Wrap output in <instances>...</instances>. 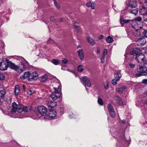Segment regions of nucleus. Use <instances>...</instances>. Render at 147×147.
<instances>
[{
	"label": "nucleus",
	"mask_w": 147,
	"mask_h": 147,
	"mask_svg": "<svg viewBox=\"0 0 147 147\" xmlns=\"http://www.w3.org/2000/svg\"><path fill=\"white\" fill-rule=\"evenodd\" d=\"M12 106V108L10 113L11 115H10L13 117L18 118L19 117L18 113H21L23 111L28 112L30 109L29 107L24 106L22 105H17L15 102L13 103Z\"/></svg>",
	"instance_id": "obj_1"
},
{
	"label": "nucleus",
	"mask_w": 147,
	"mask_h": 147,
	"mask_svg": "<svg viewBox=\"0 0 147 147\" xmlns=\"http://www.w3.org/2000/svg\"><path fill=\"white\" fill-rule=\"evenodd\" d=\"M137 70L138 73L136 74L137 76L147 75V63L144 64L143 66H140L137 68Z\"/></svg>",
	"instance_id": "obj_2"
},
{
	"label": "nucleus",
	"mask_w": 147,
	"mask_h": 147,
	"mask_svg": "<svg viewBox=\"0 0 147 147\" xmlns=\"http://www.w3.org/2000/svg\"><path fill=\"white\" fill-rule=\"evenodd\" d=\"M134 30L130 31L127 32L128 37L130 38H134L136 37H138L140 35V32H142V27L138 28V29L134 28Z\"/></svg>",
	"instance_id": "obj_3"
},
{
	"label": "nucleus",
	"mask_w": 147,
	"mask_h": 147,
	"mask_svg": "<svg viewBox=\"0 0 147 147\" xmlns=\"http://www.w3.org/2000/svg\"><path fill=\"white\" fill-rule=\"evenodd\" d=\"M55 92H53L51 95V97L53 100H55L59 98L61 96V87L59 86L58 88L54 87Z\"/></svg>",
	"instance_id": "obj_4"
},
{
	"label": "nucleus",
	"mask_w": 147,
	"mask_h": 147,
	"mask_svg": "<svg viewBox=\"0 0 147 147\" xmlns=\"http://www.w3.org/2000/svg\"><path fill=\"white\" fill-rule=\"evenodd\" d=\"M47 111V109L45 106H41L39 107L38 108V112L36 113V117H40L42 115L45 114Z\"/></svg>",
	"instance_id": "obj_5"
},
{
	"label": "nucleus",
	"mask_w": 147,
	"mask_h": 147,
	"mask_svg": "<svg viewBox=\"0 0 147 147\" xmlns=\"http://www.w3.org/2000/svg\"><path fill=\"white\" fill-rule=\"evenodd\" d=\"M142 20V18L140 16H138L134 20H132V22L131 23L132 27L134 28L138 29V28H141L142 27L139 25L138 22H140Z\"/></svg>",
	"instance_id": "obj_6"
},
{
	"label": "nucleus",
	"mask_w": 147,
	"mask_h": 147,
	"mask_svg": "<svg viewBox=\"0 0 147 147\" xmlns=\"http://www.w3.org/2000/svg\"><path fill=\"white\" fill-rule=\"evenodd\" d=\"M126 5L129 8H135L137 6L138 3L136 0H127Z\"/></svg>",
	"instance_id": "obj_7"
},
{
	"label": "nucleus",
	"mask_w": 147,
	"mask_h": 147,
	"mask_svg": "<svg viewBox=\"0 0 147 147\" xmlns=\"http://www.w3.org/2000/svg\"><path fill=\"white\" fill-rule=\"evenodd\" d=\"M135 58L136 60L138 63H140L145 62L146 60L144 55L142 54L141 53L135 57H133V58Z\"/></svg>",
	"instance_id": "obj_8"
},
{
	"label": "nucleus",
	"mask_w": 147,
	"mask_h": 147,
	"mask_svg": "<svg viewBox=\"0 0 147 147\" xmlns=\"http://www.w3.org/2000/svg\"><path fill=\"white\" fill-rule=\"evenodd\" d=\"M82 82L84 85L88 87L91 86V84L88 78L86 76H84L82 77Z\"/></svg>",
	"instance_id": "obj_9"
},
{
	"label": "nucleus",
	"mask_w": 147,
	"mask_h": 147,
	"mask_svg": "<svg viewBox=\"0 0 147 147\" xmlns=\"http://www.w3.org/2000/svg\"><path fill=\"white\" fill-rule=\"evenodd\" d=\"M141 51L138 48H135L132 49L130 51L131 55H133L135 57L141 53Z\"/></svg>",
	"instance_id": "obj_10"
},
{
	"label": "nucleus",
	"mask_w": 147,
	"mask_h": 147,
	"mask_svg": "<svg viewBox=\"0 0 147 147\" xmlns=\"http://www.w3.org/2000/svg\"><path fill=\"white\" fill-rule=\"evenodd\" d=\"M8 68L7 61H5L1 62L0 63V70L2 71H5Z\"/></svg>",
	"instance_id": "obj_11"
},
{
	"label": "nucleus",
	"mask_w": 147,
	"mask_h": 147,
	"mask_svg": "<svg viewBox=\"0 0 147 147\" xmlns=\"http://www.w3.org/2000/svg\"><path fill=\"white\" fill-rule=\"evenodd\" d=\"M20 58L21 61V65L23 66L24 69H28L29 66L28 63L23 58L20 57Z\"/></svg>",
	"instance_id": "obj_12"
},
{
	"label": "nucleus",
	"mask_w": 147,
	"mask_h": 147,
	"mask_svg": "<svg viewBox=\"0 0 147 147\" xmlns=\"http://www.w3.org/2000/svg\"><path fill=\"white\" fill-rule=\"evenodd\" d=\"M7 63L8 67H9L11 69H13L17 71L19 70V67L18 66L15 65L13 63L10 61H7Z\"/></svg>",
	"instance_id": "obj_13"
},
{
	"label": "nucleus",
	"mask_w": 147,
	"mask_h": 147,
	"mask_svg": "<svg viewBox=\"0 0 147 147\" xmlns=\"http://www.w3.org/2000/svg\"><path fill=\"white\" fill-rule=\"evenodd\" d=\"M146 43V40L144 38H140L138 39L137 42V45L139 46L144 45Z\"/></svg>",
	"instance_id": "obj_14"
},
{
	"label": "nucleus",
	"mask_w": 147,
	"mask_h": 147,
	"mask_svg": "<svg viewBox=\"0 0 147 147\" xmlns=\"http://www.w3.org/2000/svg\"><path fill=\"white\" fill-rule=\"evenodd\" d=\"M56 115V113L55 111H50L48 114H46V116L47 117L51 119L54 118Z\"/></svg>",
	"instance_id": "obj_15"
},
{
	"label": "nucleus",
	"mask_w": 147,
	"mask_h": 147,
	"mask_svg": "<svg viewBox=\"0 0 147 147\" xmlns=\"http://www.w3.org/2000/svg\"><path fill=\"white\" fill-rule=\"evenodd\" d=\"M38 76V74L36 71H33L30 74V78L28 79V80L29 81H32L34 80L35 78L37 77Z\"/></svg>",
	"instance_id": "obj_16"
},
{
	"label": "nucleus",
	"mask_w": 147,
	"mask_h": 147,
	"mask_svg": "<svg viewBox=\"0 0 147 147\" xmlns=\"http://www.w3.org/2000/svg\"><path fill=\"white\" fill-rule=\"evenodd\" d=\"M47 106L50 107H55L57 104L54 101L48 100L47 102Z\"/></svg>",
	"instance_id": "obj_17"
},
{
	"label": "nucleus",
	"mask_w": 147,
	"mask_h": 147,
	"mask_svg": "<svg viewBox=\"0 0 147 147\" xmlns=\"http://www.w3.org/2000/svg\"><path fill=\"white\" fill-rule=\"evenodd\" d=\"M139 11L140 14L144 15L147 12V9L145 7L141 6L140 7Z\"/></svg>",
	"instance_id": "obj_18"
},
{
	"label": "nucleus",
	"mask_w": 147,
	"mask_h": 147,
	"mask_svg": "<svg viewBox=\"0 0 147 147\" xmlns=\"http://www.w3.org/2000/svg\"><path fill=\"white\" fill-rule=\"evenodd\" d=\"M117 91L121 93L122 92H126L127 91V87L125 86H123L121 88H117L116 89Z\"/></svg>",
	"instance_id": "obj_19"
},
{
	"label": "nucleus",
	"mask_w": 147,
	"mask_h": 147,
	"mask_svg": "<svg viewBox=\"0 0 147 147\" xmlns=\"http://www.w3.org/2000/svg\"><path fill=\"white\" fill-rule=\"evenodd\" d=\"M114 99L116 102L119 105H123V102L121 98L117 96H115L114 97Z\"/></svg>",
	"instance_id": "obj_20"
},
{
	"label": "nucleus",
	"mask_w": 147,
	"mask_h": 147,
	"mask_svg": "<svg viewBox=\"0 0 147 147\" xmlns=\"http://www.w3.org/2000/svg\"><path fill=\"white\" fill-rule=\"evenodd\" d=\"M128 11L130 13L136 15L138 13V10L136 8V7L135 8H130L128 9Z\"/></svg>",
	"instance_id": "obj_21"
},
{
	"label": "nucleus",
	"mask_w": 147,
	"mask_h": 147,
	"mask_svg": "<svg viewBox=\"0 0 147 147\" xmlns=\"http://www.w3.org/2000/svg\"><path fill=\"white\" fill-rule=\"evenodd\" d=\"M78 56L81 60H82L84 58V54L83 52L82 49L78 51Z\"/></svg>",
	"instance_id": "obj_22"
},
{
	"label": "nucleus",
	"mask_w": 147,
	"mask_h": 147,
	"mask_svg": "<svg viewBox=\"0 0 147 147\" xmlns=\"http://www.w3.org/2000/svg\"><path fill=\"white\" fill-rule=\"evenodd\" d=\"M95 4L94 3H91L90 2H88L86 3V6L88 7H91L92 9H94Z\"/></svg>",
	"instance_id": "obj_23"
},
{
	"label": "nucleus",
	"mask_w": 147,
	"mask_h": 147,
	"mask_svg": "<svg viewBox=\"0 0 147 147\" xmlns=\"http://www.w3.org/2000/svg\"><path fill=\"white\" fill-rule=\"evenodd\" d=\"M14 92L15 95L18 96L20 92V88L18 85H17L15 86Z\"/></svg>",
	"instance_id": "obj_24"
},
{
	"label": "nucleus",
	"mask_w": 147,
	"mask_h": 147,
	"mask_svg": "<svg viewBox=\"0 0 147 147\" xmlns=\"http://www.w3.org/2000/svg\"><path fill=\"white\" fill-rule=\"evenodd\" d=\"M87 40L91 45L93 46L95 44V42L94 41V40L90 37L88 36L87 38Z\"/></svg>",
	"instance_id": "obj_25"
},
{
	"label": "nucleus",
	"mask_w": 147,
	"mask_h": 147,
	"mask_svg": "<svg viewBox=\"0 0 147 147\" xmlns=\"http://www.w3.org/2000/svg\"><path fill=\"white\" fill-rule=\"evenodd\" d=\"M5 94V91L3 88H0V98H3Z\"/></svg>",
	"instance_id": "obj_26"
},
{
	"label": "nucleus",
	"mask_w": 147,
	"mask_h": 147,
	"mask_svg": "<svg viewBox=\"0 0 147 147\" xmlns=\"http://www.w3.org/2000/svg\"><path fill=\"white\" fill-rule=\"evenodd\" d=\"M114 77L115 79L119 80L121 77V74L119 72H116L114 73Z\"/></svg>",
	"instance_id": "obj_27"
},
{
	"label": "nucleus",
	"mask_w": 147,
	"mask_h": 147,
	"mask_svg": "<svg viewBox=\"0 0 147 147\" xmlns=\"http://www.w3.org/2000/svg\"><path fill=\"white\" fill-rule=\"evenodd\" d=\"M106 40L108 43H112L113 41V38L110 36H107L106 38Z\"/></svg>",
	"instance_id": "obj_28"
},
{
	"label": "nucleus",
	"mask_w": 147,
	"mask_h": 147,
	"mask_svg": "<svg viewBox=\"0 0 147 147\" xmlns=\"http://www.w3.org/2000/svg\"><path fill=\"white\" fill-rule=\"evenodd\" d=\"M48 78V76L47 75H44L40 78V80L41 81L44 82Z\"/></svg>",
	"instance_id": "obj_29"
},
{
	"label": "nucleus",
	"mask_w": 147,
	"mask_h": 147,
	"mask_svg": "<svg viewBox=\"0 0 147 147\" xmlns=\"http://www.w3.org/2000/svg\"><path fill=\"white\" fill-rule=\"evenodd\" d=\"M132 20H125V19H123V20L122 21H121V24H125L127 23L128 22H131V24L132 22Z\"/></svg>",
	"instance_id": "obj_30"
},
{
	"label": "nucleus",
	"mask_w": 147,
	"mask_h": 147,
	"mask_svg": "<svg viewBox=\"0 0 147 147\" xmlns=\"http://www.w3.org/2000/svg\"><path fill=\"white\" fill-rule=\"evenodd\" d=\"M5 47V44L4 42L1 40H0V49H3Z\"/></svg>",
	"instance_id": "obj_31"
},
{
	"label": "nucleus",
	"mask_w": 147,
	"mask_h": 147,
	"mask_svg": "<svg viewBox=\"0 0 147 147\" xmlns=\"http://www.w3.org/2000/svg\"><path fill=\"white\" fill-rule=\"evenodd\" d=\"M35 91L32 89H30L28 90L27 91V93L29 95H30L33 93Z\"/></svg>",
	"instance_id": "obj_32"
},
{
	"label": "nucleus",
	"mask_w": 147,
	"mask_h": 147,
	"mask_svg": "<svg viewBox=\"0 0 147 147\" xmlns=\"http://www.w3.org/2000/svg\"><path fill=\"white\" fill-rule=\"evenodd\" d=\"M107 107L109 112L114 110L112 105L110 103L108 105Z\"/></svg>",
	"instance_id": "obj_33"
},
{
	"label": "nucleus",
	"mask_w": 147,
	"mask_h": 147,
	"mask_svg": "<svg viewBox=\"0 0 147 147\" xmlns=\"http://www.w3.org/2000/svg\"><path fill=\"white\" fill-rule=\"evenodd\" d=\"M52 63L55 65H57L59 64V62L56 59H53L52 61Z\"/></svg>",
	"instance_id": "obj_34"
},
{
	"label": "nucleus",
	"mask_w": 147,
	"mask_h": 147,
	"mask_svg": "<svg viewBox=\"0 0 147 147\" xmlns=\"http://www.w3.org/2000/svg\"><path fill=\"white\" fill-rule=\"evenodd\" d=\"M111 116L113 117H114L115 116V113L114 110L110 111L109 112Z\"/></svg>",
	"instance_id": "obj_35"
},
{
	"label": "nucleus",
	"mask_w": 147,
	"mask_h": 147,
	"mask_svg": "<svg viewBox=\"0 0 147 147\" xmlns=\"http://www.w3.org/2000/svg\"><path fill=\"white\" fill-rule=\"evenodd\" d=\"M83 66L82 65H80L78 67V70L80 72H82L84 69H83Z\"/></svg>",
	"instance_id": "obj_36"
},
{
	"label": "nucleus",
	"mask_w": 147,
	"mask_h": 147,
	"mask_svg": "<svg viewBox=\"0 0 147 147\" xmlns=\"http://www.w3.org/2000/svg\"><path fill=\"white\" fill-rule=\"evenodd\" d=\"M24 75L25 76L26 78H28V79H29V78H30V73H29V72H25L24 73Z\"/></svg>",
	"instance_id": "obj_37"
},
{
	"label": "nucleus",
	"mask_w": 147,
	"mask_h": 147,
	"mask_svg": "<svg viewBox=\"0 0 147 147\" xmlns=\"http://www.w3.org/2000/svg\"><path fill=\"white\" fill-rule=\"evenodd\" d=\"M142 34L146 37L147 38V30H145L142 28Z\"/></svg>",
	"instance_id": "obj_38"
},
{
	"label": "nucleus",
	"mask_w": 147,
	"mask_h": 147,
	"mask_svg": "<svg viewBox=\"0 0 147 147\" xmlns=\"http://www.w3.org/2000/svg\"><path fill=\"white\" fill-rule=\"evenodd\" d=\"M109 83L108 81H106L104 83L105 88L106 89H107L109 88Z\"/></svg>",
	"instance_id": "obj_39"
},
{
	"label": "nucleus",
	"mask_w": 147,
	"mask_h": 147,
	"mask_svg": "<svg viewBox=\"0 0 147 147\" xmlns=\"http://www.w3.org/2000/svg\"><path fill=\"white\" fill-rule=\"evenodd\" d=\"M107 52L108 51L107 49H105L103 51L102 56H105V55L107 54Z\"/></svg>",
	"instance_id": "obj_40"
},
{
	"label": "nucleus",
	"mask_w": 147,
	"mask_h": 147,
	"mask_svg": "<svg viewBox=\"0 0 147 147\" xmlns=\"http://www.w3.org/2000/svg\"><path fill=\"white\" fill-rule=\"evenodd\" d=\"M98 103L100 105H103V101L101 98H98Z\"/></svg>",
	"instance_id": "obj_41"
},
{
	"label": "nucleus",
	"mask_w": 147,
	"mask_h": 147,
	"mask_svg": "<svg viewBox=\"0 0 147 147\" xmlns=\"http://www.w3.org/2000/svg\"><path fill=\"white\" fill-rule=\"evenodd\" d=\"M119 80H117L115 79H113L112 81V84L113 85H116L117 84V81H118Z\"/></svg>",
	"instance_id": "obj_42"
},
{
	"label": "nucleus",
	"mask_w": 147,
	"mask_h": 147,
	"mask_svg": "<svg viewBox=\"0 0 147 147\" xmlns=\"http://www.w3.org/2000/svg\"><path fill=\"white\" fill-rule=\"evenodd\" d=\"M54 1L55 5L57 8L58 9H59L60 8V6L59 5V4H57L56 1H55V0H54Z\"/></svg>",
	"instance_id": "obj_43"
},
{
	"label": "nucleus",
	"mask_w": 147,
	"mask_h": 147,
	"mask_svg": "<svg viewBox=\"0 0 147 147\" xmlns=\"http://www.w3.org/2000/svg\"><path fill=\"white\" fill-rule=\"evenodd\" d=\"M128 65L129 66L132 68H134L135 66V64L131 63H129Z\"/></svg>",
	"instance_id": "obj_44"
},
{
	"label": "nucleus",
	"mask_w": 147,
	"mask_h": 147,
	"mask_svg": "<svg viewBox=\"0 0 147 147\" xmlns=\"http://www.w3.org/2000/svg\"><path fill=\"white\" fill-rule=\"evenodd\" d=\"M62 62L63 63L66 64L68 62V60L66 59L63 58L62 60Z\"/></svg>",
	"instance_id": "obj_45"
},
{
	"label": "nucleus",
	"mask_w": 147,
	"mask_h": 147,
	"mask_svg": "<svg viewBox=\"0 0 147 147\" xmlns=\"http://www.w3.org/2000/svg\"><path fill=\"white\" fill-rule=\"evenodd\" d=\"M105 56H102L101 58V61L102 63H103L105 62Z\"/></svg>",
	"instance_id": "obj_46"
},
{
	"label": "nucleus",
	"mask_w": 147,
	"mask_h": 147,
	"mask_svg": "<svg viewBox=\"0 0 147 147\" xmlns=\"http://www.w3.org/2000/svg\"><path fill=\"white\" fill-rule=\"evenodd\" d=\"M143 17V19L144 21L147 22V14H145L144 15Z\"/></svg>",
	"instance_id": "obj_47"
},
{
	"label": "nucleus",
	"mask_w": 147,
	"mask_h": 147,
	"mask_svg": "<svg viewBox=\"0 0 147 147\" xmlns=\"http://www.w3.org/2000/svg\"><path fill=\"white\" fill-rule=\"evenodd\" d=\"M100 48L99 47H98L97 48L96 53L97 54H99L100 53Z\"/></svg>",
	"instance_id": "obj_48"
},
{
	"label": "nucleus",
	"mask_w": 147,
	"mask_h": 147,
	"mask_svg": "<svg viewBox=\"0 0 147 147\" xmlns=\"http://www.w3.org/2000/svg\"><path fill=\"white\" fill-rule=\"evenodd\" d=\"M5 77L4 75L1 74H0V80H3L5 79Z\"/></svg>",
	"instance_id": "obj_49"
},
{
	"label": "nucleus",
	"mask_w": 147,
	"mask_h": 147,
	"mask_svg": "<svg viewBox=\"0 0 147 147\" xmlns=\"http://www.w3.org/2000/svg\"><path fill=\"white\" fill-rule=\"evenodd\" d=\"M142 82L146 84H147V79H144L142 80Z\"/></svg>",
	"instance_id": "obj_50"
},
{
	"label": "nucleus",
	"mask_w": 147,
	"mask_h": 147,
	"mask_svg": "<svg viewBox=\"0 0 147 147\" xmlns=\"http://www.w3.org/2000/svg\"><path fill=\"white\" fill-rule=\"evenodd\" d=\"M20 78L22 80H24L26 78L24 74L22 75L21 76H20Z\"/></svg>",
	"instance_id": "obj_51"
},
{
	"label": "nucleus",
	"mask_w": 147,
	"mask_h": 147,
	"mask_svg": "<svg viewBox=\"0 0 147 147\" xmlns=\"http://www.w3.org/2000/svg\"><path fill=\"white\" fill-rule=\"evenodd\" d=\"M143 103L144 105L147 106V98L143 101Z\"/></svg>",
	"instance_id": "obj_52"
},
{
	"label": "nucleus",
	"mask_w": 147,
	"mask_h": 147,
	"mask_svg": "<svg viewBox=\"0 0 147 147\" xmlns=\"http://www.w3.org/2000/svg\"><path fill=\"white\" fill-rule=\"evenodd\" d=\"M53 41L52 39H49L48 41V43H51L52 44L53 43Z\"/></svg>",
	"instance_id": "obj_53"
},
{
	"label": "nucleus",
	"mask_w": 147,
	"mask_h": 147,
	"mask_svg": "<svg viewBox=\"0 0 147 147\" xmlns=\"http://www.w3.org/2000/svg\"><path fill=\"white\" fill-rule=\"evenodd\" d=\"M103 37V36L102 35H100L98 38V39L99 40H101L102 39Z\"/></svg>",
	"instance_id": "obj_54"
},
{
	"label": "nucleus",
	"mask_w": 147,
	"mask_h": 147,
	"mask_svg": "<svg viewBox=\"0 0 147 147\" xmlns=\"http://www.w3.org/2000/svg\"><path fill=\"white\" fill-rule=\"evenodd\" d=\"M50 21H51L53 22L54 20V17L53 16H51L50 17Z\"/></svg>",
	"instance_id": "obj_55"
},
{
	"label": "nucleus",
	"mask_w": 147,
	"mask_h": 147,
	"mask_svg": "<svg viewBox=\"0 0 147 147\" xmlns=\"http://www.w3.org/2000/svg\"><path fill=\"white\" fill-rule=\"evenodd\" d=\"M123 16H120L119 20H120V23H121V21H122L123 20Z\"/></svg>",
	"instance_id": "obj_56"
},
{
	"label": "nucleus",
	"mask_w": 147,
	"mask_h": 147,
	"mask_svg": "<svg viewBox=\"0 0 147 147\" xmlns=\"http://www.w3.org/2000/svg\"><path fill=\"white\" fill-rule=\"evenodd\" d=\"M74 28L75 29H76L77 28V29H79V28H80L77 25H75V24H74Z\"/></svg>",
	"instance_id": "obj_57"
},
{
	"label": "nucleus",
	"mask_w": 147,
	"mask_h": 147,
	"mask_svg": "<svg viewBox=\"0 0 147 147\" xmlns=\"http://www.w3.org/2000/svg\"><path fill=\"white\" fill-rule=\"evenodd\" d=\"M144 3L146 5L147 7V0H145L144 1Z\"/></svg>",
	"instance_id": "obj_58"
},
{
	"label": "nucleus",
	"mask_w": 147,
	"mask_h": 147,
	"mask_svg": "<svg viewBox=\"0 0 147 147\" xmlns=\"http://www.w3.org/2000/svg\"><path fill=\"white\" fill-rule=\"evenodd\" d=\"M22 86L23 87V89H24V90L25 91V89H26L25 86L24 85H23Z\"/></svg>",
	"instance_id": "obj_59"
},
{
	"label": "nucleus",
	"mask_w": 147,
	"mask_h": 147,
	"mask_svg": "<svg viewBox=\"0 0 147 147\" xmlns=\"http://www.w3.org/2000/svg\"><path fill=\"white\" fill-rule=\"evenodd\" d=\"M77 47H78V48H81V46H80V45H78V46Z\"/></svg>",
	"instance_id": "obj_60"
},
{
	"label": "nucleus",
	"mask_w": 147,
	"mask_h": 147,
	"mask_svg": "<svg viewBox=\"0 0 147 147\" xmlns=\"http://www.w3.org/2000/svg\"><path fill=\"white\" fill-rule=\"evenodd\" d=\"M125 122V120H123L122 121V123H124Z\"/></svg>",
	"instance_id": "obj_61"
},
{
	"label": "nucleus",
	"mask_w": 147,
	"mask_h": 147,
	"mask_svg": "<svg viewBox=\"0 0 147 147\" xmlns=\"http://www.w3.org/2000/svg\"><path fill=\"white\" fill-rule=\"evenodd\" d=\"M63 19L62 18L60 20V21L61 22H62L63 21Z\"/></svg>",
	"instance_id": "obj_62"
},
{
	"label": "nucleus",
	"mask_w": 147,
	"mask_h": 147,
	"mask_svg": "<svg viewBox=\"0 0 147 147\" xmlns=\"http://www.w3.org/2000/svg\"><path fill=\"white\" fill-rule=\"evenodd\" d=\"M69 117H70V118H71V116H70V115H69Z\"/></svg>",
	"instance_id": "obj_63"
},
{
	"label": "nucleus",
	"mask_w": 147,
	"mask_h": 147,
	"mask_svg": "<svg viewBox=\"0 0 147 147\" xmlns=\"http://www.w3.org/2000/svg\"><path fill=\"white\" fill-rule=\"evenodd\" d=\"M124 10H123V11H122V13H123V12H125V11H124Z\"/></svg>",
	"instance_id": "obj_64"
}]
</instances>
